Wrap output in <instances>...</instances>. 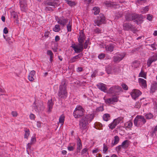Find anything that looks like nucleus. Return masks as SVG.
I'll use <instances>...</instances> for the list:
<instances>
[{
    "label": "nucleus",
    "mask_w": 157,
    "mask_h": 157,
    "mask_svg": "<svg viewBox=\"0 0 157 157\" xmlns=\"http://www.w3.org/2000/svg\"><path fill=\"white\" fill-rule=\"evenodd\" d=\"M94 117V115L91 114H88L83 117L79 121V125L80 130L83 131V130L86 129L88 122L91 121Z\"/></svg>",
    "instance_id": "nucleus-1"
},
{
    "label": "nucleus",
    "mask_w": 157,
    "mask_h": 157,
    "mask_svg": "<svg viewBox=\"0 0 157 157\" xmlns=\"http://www.w3.org/2000/svg\"><path fill=\"white\" fill-rule=\"evenodd\" d=\"M67 86L64 80L62 81L61 84L59 86L58 95L59 97L63 99H65L67 96Z\"/></svg>",
    "instance_id": "nucleus-2"
},
{
    "label": "nucleus",
    "mask_w": 157,
    "mask_h": 157,
    "mask_svg": "<svg viewBox=\"0 0 157 157\" xmlns=\"http://www.w3.org/2000/svg\"><path fill=\"white\" fill-rule=\"evenodd\" d=\"M146 121L144 117L142 115H137L134 120V125L139 127L144 124Z\"/></svg>",
    "instance_id": "nucleus-3"
},
{
    "label": "nucleus",
    "mask_w": 157,
    "mask_h": 157,
    "mask_svg": "<svg viewBox=\"0 0 157 157\" xmlns=\"http://www.w3.org/2000/svg\"><path fill=\"white\" fill-rule=\"evenodd\" d=\"M84 109L80 105H77L73 112V116L76 118H78L83 115Z\"/></svg>",
    "instance_id": "nucleus-4"
},
{
    "label": "nucleus",
    "mask_w": 157,
    "mask_h": 157,
    "mask_svg": "<svg viewBox=\"0 0 157 157\" xmlns=\"http://www.w3.org/2000/svg\"><path fill=\"white\" fill-rule=\"evenodd\" d=\"M71 47L73 48L75 52L77 53H79L83 50V44L78 43L77 44H73Z\"/></svg>",
    "instance_id": "nucleus-5"
},
{
    "label": "nucleus",
    "mask_w": 157,
    "mask_h": 157,
    "mask_svg": "<svg viewBox=\"0 0 157 157\" xmlns=\"http://www.w3.org/2000/svg\"><path fill=\"white\" fill-rule=\"evenodd\" d=\"M124 18L126 21H130L136 19L138 16L136 13L131 14L130 12L126 11L124 12Z\"/></svg>",
    "instance_id": "nucleus-6"
},
{
    "label": "nucleus",
    "mask_w": 157,
    "mask_h": 157,
    "mask_svg": "<svg viewBox=\"0 0 157 157\" xmlns=\"http://www.w3.org/2000/svg\"><path fill=\"white\" fill-rule=\"evenodd\" d=\"M123 29L125 31L130 30L134 33L136 31V29L134 26L128 23H124L123 24Z\"/></svg>",
    "instance_id": "nucleus-7"
},
{
    "label": "nucleus",
    "mask_w": 157,
    "mask_h": 157,
    "mask_svg": "<svg viewBox=\"0 0 157 157\" xmlns=\"http://www.w3.org/2000/svg\"><path fill=\"white\" fill-rule=\"evenodd\" d=\"M105 20L104 15L103 14H100L98 16L97 19L94 21V23L97 25L99 26L101 24L104 23Z\"/></svg>",
    "instance_id": "nucleus-8"
},
{
    "label": "nucleus",
    "mask_w": 157,
    "mask_h": 157,
    "mask_svg": "<svg viewBox=\"0 0 157 157\" xmlns=\"http://www.w3.org/2000/svg\"><path fill=\"white\" fill-rule=\"evenodd\" d=\"M125 55V54L124 52L117 54L113 57V61L116 63L119 62L123 59Z\"/></svg>",
    "instance_id": "nucleus-9"
},
{
    "label": "nucleus",
    "mask_w": 157,
    "mask_h": 157,
    "mask_svg": "<svg viewBox=\"0 0 157 157\" xmlns=\"http://www.w3.org/2000/svg\"><path fill=\"white\" fill-rule=\"evenodd\" d=\"M121 88L118 86H115L110 87L108 90L107 93L109 94L116 93L121 90Z\"/></svg>",
    "instance_id": "nucleus-10"
},
{
    "label": "nucleus",
    "mask_w": 157,
    "mask_h": 157,
    "mask_svg": "<svg viewBox=\"0 0 157 157\" xmlns=\"http://www.w3.org/2000/svg\"><path fill=\"white\" fill-rule=\"evenodd\" d=\"M79 35L78 38L79 43L83 44L86 39V36L83 33V31L81 30L79 33Z\"/></svg>",
    "instance_id": "nucleus-11"
},
{
    "label": "nucleus",
    "mask_w": 157,
    "mask_h": 157,
    "mask_svg": "<svg viewBox=\"0 0 157 157\" xmlns=\"http://www.w3.org/2000/svg\"><path fill=\"white\" fill-rule=\"evenodd\" d=\"M42 5L44 6H50L55 7L58 6V3L55 1L52 2L49 1L47 0L44 2L42 3Z\"/></svg>",
    "instance_id": "nucleus-12"
},
{
    "label": "nucleus",
    "mask_w": 157,
    "mask_h": 157,
    "mask_svg": "<svg viewBox=\"0 0 157 157\" xmlns=\"http://www.w3.org/2000/svg\"><path fill=\"white\" fill-rule=\"evenodd\" d=\"M141 94V92L138 90H133L131 93V95L133 98L135 99Z\"/></svg>",
    "instance_id": "nucleus-13"
},
{
    "label": "nucleus",
    "mask_w": 157,
    "mask_h": 157,
    "mask_svg": "<svg viewBox=\"0 0 157 157\" xmlns=\"http://www.w3.org/2000/svg\"><path fill=\"white\" fill-rule=\"evenodd\" d=\"M104 4L107 7H113L115 8H118L117 6H120L118 4H116L115 2H112L110 1H106L104 2Z\"/></svg>",
    "instance_id": "nucleus-14"
},
{
    "label": "nucleus",
    "mask_w": 157,
    "mask_h": 157,
    "mask_svg": "<svg viewBox=\"0 0 157 157\" xmlns=\"http://www.w3.org/2000/svg\"><path fill=\"white\" fill-rule=\"evenodd\" d=\"M57 20L58 23L63 26H64L66 24L68 21V19L67 18H64L63 17L58 18Z\"/></svg>",
    "instance_id": "nucleus-15"
},
{
    "label": "nucleus",
    "mask_w": 157,
    "mask_h": 157,
    "mask_svg": "<svg viewBox=\"0 0 157 157\" xmlns=\"http://www.w3.org/2000/svg\"><path fill=\"white\" fill-rule=\"evenodd\" d=\"M20 6L21 10L25 11L27 9V4L26 0H20Z\"/></svg>",
    "instance_id": "nucleus-16"
},
{
    "label": "nucleus",
    "mask_w": 157,
    "mask_h": 157,
    "mask_svg": "<svg viewBox=\"0 0 157 157\" xmlns=\"http://www.w3.org/2000/svg\"><path fill=\"white\" fill-rule=\"evenodd\" d=\"M36 72L34 70L31 71L28 76V79L30 81L33 82L36 78Z\"/></svg>",
    "instance_id": "nucleus-17"
},
{
    "label": "nucleus",
    "mask_w": 157,
    "mask_h": 157,
    "mask_svg": "<svg viewBox=\"0 0 157 157\" xmlns=\"http://www.w3.org/2000/svg\"><path fill=\"white\" fill-rule=\"evenodd\" d=\"M139 83L142 88H146L147 87V82L146 80L142 78H139L138 79Z\"/></svg>",
    "instance_id": "nucleus-18"
},
{
    "label": "nucleus",
    "mask_w": 157,
    "mask_h": 157,
    "mask_svg": "<svg viewBox=\"0 0 157 157\" xmlns=\"http://www.w3.org/2000/svg\"><path fill=\"white\" fill-rule=\"evenodd\" d=\"M120 122V120L118 119H115L113 122L109 125V126L110 128L113 129Z\"/></svg>",
    "instance_id": "nucleus-19"
},
{
    "label": "nucleus",
    "mask_w": 157,
    "mask_h": 157,
    "mask_svg": "<svg viewBox=\"0 0 157 157\" xmlns=\"http://www.w3.org/2000/svg\"><path fill=\"white\" fill-rule=\"evenodd\" d=\"M97 86L98 89L101 91L105 92H107L106 87V85L102 83H100L97 85Z\"/></svg>",
    "instance_id": "nucleus-20"
},
{
    "label": "nucleus",
    "mask_w": 157,
    "mask_h": 157,
    "mask_svg": "<svg viewBox=\"0 0 157 157\" xmlns=\"http://www.w3.org/2000/svg\"><path fill=\"white\" fill-rule=\"evenodd\" d=\"M114 48V45L112 44H110L106 46L105 49L107 52H111L113 51Z\"/></svg>",
    "instance_id": "nucleus-21"
},
{
    "label": "nucleus",
    "mask_w": 157,
    "mask_h": 157,
    "mask_svg": "<svg viewBox=\"0 0 157 157\" xmlns=\"http://www.w3.org/2000/svg\"><path fill=\"white\" fill-rule=\"evenodd\" d=\"M136 15L138 16L136 17L135 19H136V20L135 21V22H136L137 24H139L142 22L143 19L144 18V16L141 15H138L137 14H136Z\"/></svg>",
    "instance_id": "nucleus-22"
},
{
    "label": "nucleus",
    "mask_w": 157,
    "mask_h": 157,
    "mask_svg": "<svg viewBox=\"0 0 157 157\" xmlns=\"http://www.w3.org/2000/svg\"><path fill=\"white\" fill-rule=\"evenodd\" d=\"M77 151L78 152H79L81 149L82 148V145L81 141L79 138H78L77 141Z\"/></svg>",
    "instance_id": "nucleus-23"
},
{
    "label": "nucleus",
    "mask_w": 157,
    "mask_h": 157,
    "mask_svg": "<svg viewBox=\"0 0 157 157\" xmlns=\"http://www.w3.org/2000/svg\"><path fill=\"white\" fill-rule=\"evenodd\" d=\"M47 54L48 55L50 56V61L52 62L53 61V54L52 51L50 50H48L47 51Z\"/></svg>",
    "instance_id": "nucleus-24"
},
{
    "label": "nucleus",
    "mask_w": 157,
    "mask_h": 157,
    "mask_svg": "<svg viewBox=\"0 0 157 157\" xmlns=\"http://www.w3.org/2000/svg\"><path fill=\"white\" fill-rule=\"evenodd\" d=\"M82 57V55L80 54H78L77 56H73L70 60V63H72L76 61V60Z\"/></svg>",
    "instance_id": "nucleus-25"
},
{
    "label": "nucleus",
    "mask_w": 157,
    "mask_h": 157,
    "mask_svg": "<svg viewBox=\"0 0 157 157\" xmlns=\"http://www.w3.org/2000/svg\"><path fill=\"white\" fill-rule=\"evenodd\" d=\"M35 109L36 111L39 112L43 110L44 109V107L42 105H39L36 106Z\"/></svg>",
    "instance_id": "nucleus-26"
},
{
    "label": "nucleus",
    "mask_w": 157,
    "mask_h": 157,
    "mask_svg": "<svg viewBox=\"0 0 157 157\" xmlns=\"http://www.w3.org/2000/svg\"><path fill=\"white\" fill-rule=\"evenodd\" d=\"M129 142V141L127 140H125L121 144L122 148H125L128 147V146Z\"/></svg>",
    "instance_id": "nucleus-27"
},
{
    "label": "nucleus",
    "mask_w": 157,
    "mask_h": 157,
    "mask_svg": "<svg viewBox=\"0 0 157 157\" xmlns=\"http://www.w3.org/2000/svg\"><path fill=\"white\" fill-rule=\"evenodd\" d=\"M114 140L113 141L112 143V144L113 145L117 144L118 143L119 140V137L117 136H115L114 137Z\"/></svg>",
    "instance_id": "nucleus-28"
},
{
    "label": "nucleus",
    "mask_w": 157,
    "mask_h": 157,
    "mask_svg": "<svg viewBox=\"0 0 157 157\" xmlns=\"http://www.w3.org/2000/svg\"><path fill=\"white\" fill-rule=\"evenodd\" d=\"M139 77H141L144 78L145 79L147 78L146 73L144 72L143 69H142L140 73L139 74Z\"/></svg>",
    "instance_id": "nucleus-29"
},
{
    "label": "nucleus",
    "mask_w": 157,
    "mask_h": 157,
    "mask_svg": "<svg viewBox=\"0 0 157 157\" xmlns=\"http://www.w3.org/2000/svg\"><path fill=\"white\" fill-rule=\"evenodd\" d=\"M132 125V123L131 121H129L126 122L124 124V126L126 128H130Z\"/></svg>",
    "instance_id": "nucleus-30"
},
{
    "label": "nucleus",
    "mask_w": 157,
    "mask_h": 157,
    "mask_svg": "<svg viewBox=\"0 0 157 157\" xmlns=\"http://www.w3.org/2000/svg\"><path fill=\"white\" fill-rule=\"evenodd\" d=\"M25 133L24 135V138L28 139L30 135L29 130L28 129H26L25 130Z\"/></svg>",
    "instance_id": "nucleus-31"
},
{
    "label": "nucleus",
    "mask_w": 157,
    "mask_h": 157,
    "mask_svg": "<svg viewBox=\"0 0 157 157\" xmlns=\"http://www.w3.org/2000/svg\"><path fill=\"white\" fill-rule=\"evenodd\" d=\"M53 104L52 102V100H48V110L51 111V110L52 109Z\"/></svg>",
    "instance_id": "nucleus-32"
},
{
    "label": "nucleus",
    "mask_w": 157,
    "mask_h": 157,
    "mask_svg": "<svg viewBox=\"0 0 157 157\" xmlns=\"http://www.w3.org/2000/svg\"><path fill=\"white\" fill-rule=\"evenodd\" d=\"M148 10V6H147L141 8V12L142 13H146Z\"/></svg>",
    "instance_id": "nucleus-33"
},
{
    "label": "nucleus",
    "mask_w": 157,
    "mask_h": 157,
    "mask_svg": "<svg viewBox=\"0 0 157 157\" xmlns=\"http://www.w3.org/2000/svg\"><path fill=\"white\" fill-rule=\"evenodd\" d=\"M145 118L147 119H150L153 118V115L152 113H149L145 114L144 115Z\"/></svg>",
    "instance_id": "nucleus-34"
},
{
    "label": "nucleus",
    "mask_w": 157,
    "mask_h": 157,
    "mask_svg": "<svg viewBox=\"0 0 157 157\" xmlns=\"http://www.w3.org/2000/svg\"><path fill=\"white\" fill-rule=\"evenodd\" d=\"M71 27H72V21H70L67 25V28L68 32H71Z\"/></svg>",
    "instance_id": "nucleus-35"
},
{
    "label": "nucleus",
    "mask_w": 157,
    "mask_h": 157,
    "mask_svg": "<svg viewBox=\"0 0 157 157\" xmlns=\"http://www.w3.org/2000/svg\"><path fill=\"white\" fill-rule=\"evenodd\" d=\"M93 10L94 11L93 12L95 15H97L100 12V10L99 8L98 7H94Z\"/></svg>",
    "instance_id": "nucleus-36"
},
{
    "label": "nucleus",
    "mask_w": 157,
    "mask_h": 157,
    "mask_svg": "<svg viewBox=\"0 0 157 157\" xmlns=\"http://www.w3.org/2000/svg\"><path fill=\"white\" fill-rule=\"evenodd\" d=\"M156 88L157 85L156 84H152L151 87V92L152 93L154 92L156 89Z\"/></svg>",
    "instance_id": "nucleus-37"
},
{
    "label": "nucleus",
    "mask_w": 157,
    "mask_h": 157,
    "mask_svg": "<svg viewBox=\"0 0 157 157\" xmlns=\"http://www.w3.org/2000/svg\"><path fill=\"white\" fill-rule=\"evenodd\" d=\"M64 118L65 117L63 115H61L59 118V123L61 124V125H63V124Z\"/></svg>",
    "instance_id": "nucleus-38"
},
{
    "label": "nucleus",
    "mask_w": 157,
    "mask_h": 157,
    "mask_svg": "<svg viewBox=\"0 0 157 157\" xmlns=\"http://www.w3.org/2000/svg\"><path fill=\"white\" fill-rule=\"evenodd\" d=\"M60 30V26L59 25H56L53 29V30L56 32H58Z\"/></svg>",
    "instance_id": "nucleus-39"
},
{
    "label": "nucleus",
    "mask_w": 157,
    "mask_h": 157,
    "mask_svg": "<svg viewBox=\"0 0 157 157\" xmlns=\"http://www.w3.org/2000/svg\"><path fill=\"white\" fill-rule=\"evenodd\" d=\"M90 44V40L89 39L86 40L85 42L83 43V49H86L88 45Z\"/></svg>",
    "instance_id": "nucleus-40"
},
{
    "label": "nucleus",
    "mask_w": 157,
    "mask_h": 157,
    "mask_svg": "<svg viewBox=\"0 0 157 157\" xmlns=\"http://www.w3.org/2000/svg\"><path fill=\"white\" fill-rule=\"evenodd\" d=\"M154 61H153V60L151 58V57H150L147 60V67H149L150 66L151 63L154 62Z\"/></svg>",
    "instance_id": "nucleus-41"
},
{
    "label": "nucleus",
    "mask_w": 157,
    "mask_h": 157,
    "mask_svg": "<svg viewBox=\"0 0 157 157\" xmlns=\"http://www.w3.org/2000/svg\"><path fill=\"white\" fill-rule=\"evenodd\" d=\"M104 99L106 104H113L111 98L106 99H105V98H104Z\"/></svg>",
    "instance_id": "nucleus-42"
},
{
    "label": "nucleus",
    "mask_w": 157,
    "mask_h": 157,
    "mask_svg": "<svg viewBox=\"0 0 157 157\" xmlns=\"http://www.w3.org/2000/svg\"><path fill=\"white\" fill-rule=\"evenodd\" d=\"M109 114H105L103 115V118L105 121H107L109 119Z\"/></svg>",
    "instance_id": "nucleus-43"
},
{
    "label": "nucleus",
    "mask_w": 157,
    "mask_h": 157,
    "mask_svg": "<svg viewBox=\"0 0 157 157\" xmlns=\"http://www.w3.org/2000/svg\"><path fill=\"white\" fill-rule=\"evenodd\" d=\"M102 127V125L99 123H96L95 124V127L97 129H100V128Z\"/></svg>",
    "instance_id": "nucleus-44"
},
{
    "label": "nucleus",
    "mask_w": 157,
    "mask_h": 157,
    "mask_svg": "<svg viewBox=\"0 0 157 157\" xmlns=\"http://www.w3.org/2000/svg\"><path fill=\"white\" fill-rule=\"evenodd\" d=\"M11 16L14 18H17L18 17V15L17 13L14 11L11 12Z\"/></svg>",
    "instance_id": "nucleus-45"
},
{
    "label": "nucleus",
    "mask_w": 157,
    "mask_h": 157,
    "mask_svg": "<svg viewBox=\"0 0 157 157\" xmlns=\"http://www.w3.org/2000/svg\"><path fill=\"white\" fill-rule=\"evenodd\" d=\"M154 62L157 60V53L155 54L152 56L151 57Z\"/></svg>",
    "instance_id": "nucleus-46"
},
{
    "label": "nucleus",
    "mask_w": 157,
    "mask_h": 157,
    "mask_svg": "<svg viewBox=\"0 0 157 157\" xmlns=\"http://www.w3.org/2000/svg\"><path fill=\"white\" fill-rule=\"evenodd\" d=\"M141 104L140 102H136L135 104V107L139 109L141 106Z\"/></svg>",
    "instance_id": "nucleus-47"
},
{
    "label": "nucleus",
    "mask_w": 157,
    "mask_h": 157,
    "mask_svg": "<svg viewBox=\"0 0 157 157\" xmlns=\"http://www.w3.org/2000/svg\"><path fill=\"white\" fill-rule=\"evenodd\" d=\"M111 99L113 104L114 102H117L118 101V98L116 97L111 98Z\"/></svg>",
    "instance_id": "nucleus-48"
},
{
    "label": "nucleus",
    "mask_w": 157,
    "mask_h": 157,
    "mask_svg": "<svg viewBox=\"0 0 157 157\" xmlns=\"http://www.w3.org/2000/svg\"><path fill=\"white\" fill-rule=\"evenodd\" d=\"M36 138L34 137H32V138L31 139L30 142L29 143H30L31 144H34L36 142Z\"/></svg>",
    "instance_id": "nucleus-49"
},
{
    "label": "nucleus",
    "mask_w": 157,
    "mask_h": 157,
    "mask_svg": "<svg viewBox=\"0 0 157 157\" xmlns=\"http://www.w3.org/2000/svg\"><path fill=\"white\" fill-rule=\"evenodd\" d=\"M67 4L70 6H74L75 5V2H72L71 1H70L68 2Z\"/></svg>",
    "instance_id": "nucleus-50"
},
{
    "label": "nucleus",
    "mask_w": 157,
    "mask_h": 157,
    "mask_svg": "<svg viewBox=\"0 0 157 157\" xmlns=\"http://www.w3.org/2000/svg\"><path fill=\"white\" fill-rule=\"evenodd\" d=\"M106 71L107 72V73L108 74H110L111 73V71H112V69L110 67H108L107 68H106Z\"/></svg>",
    "instance_id": "nucleus-51"
},
{
    "label": "nucleus",
    "mask_w": 157,
    "mask_h": 157,
    "mask_svg": "<svg viewBox=\"0 0 157 157\" xmlns=\"http://www.w3.org/2000/svg\"><path fill=\"white\" fill-rule=\"evenodd\" d=\"M147 19L150 21H151L152 19V16L150 14L147 15Z\"/></svg>",
    "instance_id": "nucleus-52"
},
{
    "label": "nucleus",
    "mask_w": 157,
    "mask_h": 157,
    "mask_svg": "<svg viewBox=\"0 0 157 157\" xmlns=\"http://www.w3.org/2000/svg\"><path fill=\"white\" fill-rule=\"evenodd\" d=\"M147 0H137V2L139 4H142V3H145Z\"/></svg>",
    "instance_id": "nucleus-53"
},
{
    "label": "nucleus",
    "mask_w": 157,
    "mask_h": 157,
    "mask_svg": "<svg viewBox=\"0 0 157 157\" xmlns=\"http://www.w3.org/2000/svg\"><path fill=\"white\" fill-rule=\"evenodd\" d=\"M105 56V54L103 53H101L98 56V58L99 59H103Z\"/></svg>",
    "instance_id": "nucleus-54"
},
{
    "label": "nucleus",
    "mask_w": 157,
    "mask_h": 157,
    "mask_svg": "<svg viewBox=\"0 0 157 157\" xmlns=\"http://www.w3.org/2000/svg\"><path fill=\"white\" fill-rule=\"evenodd\" d=\"M121 147H122L121 145H119L116 147V150L118 152L120 151Z\"/></svg>",
    "instance_id": "nucleus-55"
},
{
    "label": "nucleus",
    "mask_w": 157,
    "mask_h": 157,
    "mask_svg": "<svg viewBox=\"0 0 157 157\" xmlns=\"http://www.w3.org/2000/svg\"><path fill=\"white\" fill-rule=\"evenodd\" d=\"M122 86L123 89L125 90H127L128 89V86H127L124 84H123L122 85Z\"/></svg>",
    "instance_id": "nucleus-56"
},
{
    "label": "nucleus",
    "mask_w": 157,
    "mask_h": 157,
    "mask_svg": "<svg viewBox=\"0 0 157 157\" xmlns=\"http://www.w3.org/2000/svg\"><path fill=\"white\" fill-rule=\"evenodd\" d=\"M32 144H31L30 143H29L27 145V151H28L29 150H30L31 149V145Z\"/></svg>",
    "instance_id": "nucleus-57"
},
{
    "label": "nucleus",
    "mask_w": 157,
    "mask_h": 157,
    "mask_svg": "<svg viewBox=\"0 0 157 157\" xmlns=\"http://www.w3.org/2000/svg\"><path fill=\"white\" fill-rule=\"evenodd\" d=\"M108 150V148L107 146L105 144H104L103 151L105 153Z\"/></svg>",
    "instance_id": "nucleus-58"
},
{
    "label": "nucleus",
    "mask_w": 157,
    "mask_h": 157,
    "mask_svg": "<svg viewBox=\"0 0 157 157\" xmlns=\"http://www.w3.org/2000/svg\"><path fill=\"white\" fill-rule=\"evenodd\" d=\"M11 114L13 117H16L17 115V113L16 111H12Z\"/></svg>",
    "instance_id": "nucleus-59"
},
{
    "label": "nucleus",
    "mask_w": 157,
    "mask_h": 157,
    "mask_svg": "<svg viewBox=\"0 0 157 157\" xmlns=\"http://www.w3.org/2000/svg\"><path fill=\"white\" fill-rule=\"evenodd\" d=\"M157 131V125L154 128H153L152 130V133L153 134L155 133L156 131Z\"/></svg>",
    "instance_id": "nucleus-60"
},
{
    "label": "nucleus",
    "mask_w": 157,
    "mask_h": 157,
    "mask_svg": "<svg viewBox=\"0 0 157 157\" xmlns=\"http://www.w3.org/2000/svg\"><path fill=\"white\" fill-rule=\"evenodd\" d=\"M67 149L69 151H73L74 149V147L72 146H68Z\"/></svg>",
    "instance_id": "nucleus-61"
},
{
    "label": "nucleus",
    "mask_w": 157,
    "mask_h": 157,
    "mask_svg": "<svg viewBox=\"0 0 157 157\" xmlns=\"http://www.w3.org/2000/svg\"><path fill=\"white\" fill-rule=\"evenodd\" d=\"M88 149L86 148H85L82 149L81 151L82 154L86 153Z\"/></svg>",
    "instance_id": "nucleus-62"
},
{
    "label": "nucleus",
    "mask_w": 157,
    "mask_h": 157,
    "mask_svg": "<svg viewBox=\"0 0 157 157\" xmlns=\"http://www.w3.org/2000/svg\"><path fill=\"white\" fill-rule=\"evenodd\" d=\"M94 32L97 33H99L101 32V30H100L99 28H97L94 30Z\"/></svg>",
    "instance_id": "nucleus-63"
},
{
    "label": "nucleus",
    "mask_w": 157,
    "mask_h": 157,
    "mask_svg": "<svg viewBox=\"0 0 157 157\" xmlns=\"http://www.w3.org/2000/svg\"><path fill=\"white\" fill-rule=\"evenodd\" d=\"M104 110L103 106H101L97 108V110L98 111H102Z\"/></svg>",
    "instance_id": "nucleus-64"
}]
</instances>
